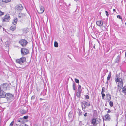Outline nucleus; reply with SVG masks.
Segmentation results:
<instances>
[{
	"mask_svg": "<svg viewBox=\"0 0 126 126\" xmlns=\"http://www.w3.org/2000/svg\"><path fill=\"white\" fill-rule=\"evenodd\" d=\"M115 80L116 82H118V86L119 87L122 86L123 84V83L122 79L119 78L116 75V77L115 78Z\"/></svg>",
	"mask_w": 126,
	"mask_h": 126,
	"instance_id": "nucleus-1",
	"label": "nucleus"
},
{
	"mask_svg": "<svg viewBox=\"0 0 126 126\" xmlns=\"http://www.w3.org/2000/svg\"><path fill=\"white\" fill-rule=\"evenodd\" d=\"M10 19V17L9 14H6L2 18L3 22L8 21Z\"/></svg>",
	"mask_w": 126,
	"mask_h": 126,
	"instance_id": "nucleus-2",
	"label": "nucleus"
},
{
	"mask_svg": "<svg viewBox=\"0 0 126 126\" xmlns=\"http://www.w3.org/2000/svg\"><path fill=\"white\" fill-rule=\"evenodd\" d=\"M23 7L22 5L21 4H19L17 5L15 7V10L17 11H20L23 9Z\"/></svg>",
	"mask_w": 126,
	"mask_h": 126,
	"instance_id": "nucleus-3",
	"label": "nucleus"
},
{
	"mask_svg": "<svg viewBox=\"0 0 126 126\" xmlns=\"http://www.w3.org/2000/svg\"><path fill=\"white\" fill-rule=\"evenodd\" d=\"M19 43L23 46H25L27 43V42L25 39H21L19 41Z\"/></svg>",
	"mask_w": 126,
	"mask_h": 126,
	"instance_id": "nucleus-4",
	"label": "nucleus"
},
{
	"mask_svg": "<svg viewBox=\"0 0 126 126\" xmlns=\"http://www.w3.org/2000/svg\"><path fill=\"white\" fill-rule=\"evenodd\" d=\"M21 52L22 55H24L28 54L29 52V50L25 48L21 49Z\"/></svg>",
	"mask_w": 126,
	"mask_h": 126,
	"instance_id": "nucleus-5",
	"label": "nucleus"
},
{
	"mask_svg": "<svg viewBox=\"0 0 126 126\" xmlns=\"http://www.w3.org/2000/svg\"><path fill=\"white\" fill-rule=\"evenodd\" d=\"M1 89H2L4 90H6L9 88V87L8 84H2L0 87Z\"/></svg>",
	"mask_w": 126,
	"mask_h": 126,
	"instance_id": "nucleus-6",
	"label": "nucleus"
},
{
	"mask_svg": "<svg viewBox=\"0 0 126 126\" xmlns=\"http://www.w3.org/2000/svg\"><path fill=\"white\" fill-rule=\"evenodd\" d=\"M100 122V120L98 118L93 119L92 120V124L94 125L97 124Z\"/></svg>",
	"mask_w": 126,
	"mask_h": 126,
	"instance_id": "nucleus-7",
	"label": "nucleus"
},
{
	"mask_svg": "<svg viewBox=\"0 0 126 126\" xmlns=\"http://www.w3.org/2000/svg\"><path fill=\"white\" fill-rule=\"evenodd\" d=\"M44 9L43 6H40L39 9L37 10L38 12L40 14H42L44 12Z\"/></svg>",
	"mask_w": 126,
	"mask_h": 126,
	"instance_id": "nucleus-8",
	"label": "nucleus"
},
{
	"mask_svg": "<svg viewBox=\"0 0 126 126\" xmlns=\"http://www.w3.org/2000/svg\"><path fill=\"white\" fill-rule=\"evenodd\" d=\"M13 96V95L12 94L8 93L6 94V97L7 99L8 100V99L10 100V99L12 98Z\"/></svg>",
	"mask_w": 126,
	"mask_h": 126,
	"instance_id": "nucleus-9",
	"label": "nucleus"
},
{
	"mask_svg": "<svg viewBox=\"0 0 126 126\" xmlns=\"http://www.w3.org/2000/svg\"><path fill=\"white\" fill-rule=\"evenodd\" d=\"M96 24L97 25L101 27L103 25V22L101 21H98L96 22Z\"/></svg>",
	"mask_w": 126,
	"mask_h": 126,
	"instance_id": "nucleus-10",
	"label": "nucleus"
},
{
	"mask_svg": "<svg viewBox=\"0 0 126 126\" xmlns=\"http://www.w3.org/2000/svg\"><path fill=\"white\" fill-rule=\"evenodd\" d=\"M17 18H14L13 19L12 23L14 25H15L17 23Z\"/></svg>",
	"mask_w": 126,
	"mask_h": 126,
	"instance_id": "nucleus-11",
	"label": "nucleus"
},
{
	"mask_svg": "<svg viewBox=\"0 0 126 126\" xmlns=\"http://www.w3.org/2000/svg\"><path fill=\"white\" fill-rule=\"evenodd\" d=\"M105 117L106 120H109L110 119V116L108 114H107L105 116Z\"/></svg>",
	"mask_w": 126,
	"mask_h": 126,
	"instance_id": "nucleus-12",
	"label": "nucleus"
},
{
	"mask_svg": "<svg viewBox=\"0 0 126 126\" xmlns=\"http://www.w3.org/2000/svg\"><path fill=\"white\" fill-rule=\"evenodd\" d=\"M122 92L125 94H126V86H124L122 88Z\"/></svg>",
	"mask_w": 126,
	"mask_h": 126,
	"instance_id": "nucleus-13",
	"label": "nucleus"
},
{
	"mask_svg": "<svg viewBox=\"0 0 126 126\" xmlns=\"http://www.w3.org/2000/svg\"><path fill=\"white\" fill-rule=\"evenodd\" d=\"M18 16L20 18H22L25 16V14L22 13H19Z\"/></svg>",
	"mask_w": 126,
	"mask_h": 126,
	"instance_id": "nucleus-14",
	"label": "nucleus"
},
{
	"mask_svg": "<svg viewBox=\"0 0 126 126\" xmlns=\"http://www.w3.org/2000/svg\"><path fill=\"white\" fill-rule=\"evenodd\" d=\"M81 105L83 110H85L86 108L85 105L84 104L83 102L81 103Z\"/></svg>",
	"mask_w": 126,
	"mask_h": 126,
	"instance_id": "nucleus-15",
	"label": "nucleus"
},
{
	"mask_svg": "<svg viewBox=\"0 0 126 126\" xmlns=\"http://www.w3.org/2000/svg\"><path fill=\"white\" fill-rule=\"evenodd\" d=\"M78 92H81L82 90L81 89V86L80 85H78Z\"/></svg>",
	"mask_w": 126,
	"mask_h": 126,
	"instance_id": "nucleus-16",
	"label": "nucleus"
},
{
	"mask_svg": "<svg viewBox=\"0 0 126 126\" xmlns=\"http://www.w3.org/2000/svg\"><path fill=\"white\" fill-rule=\"evenodd\" d=\"M120 56L119 55H118L115 60V62L116 63H117L118 62L119 60Z\"/></svg>",
	"mask_w": 126,
	"mask_h": 126,
	"instance_id": "nucleus-17",
	"label": "nucleus"
},
{
	"mask_svg": "<svg viewBox=\"0 0 126 126\" xmlns=\"http://www.w3.org/2000/svg\"><path fill=\"white\" fill-rule=\"evenodd\" d=\"M16 28V26L14 25V26H12L10 28V29L12 31L14 30Z\"/></svg>",
	"mask_w": 126,
	"mask_h": 126,
	"instance_id": "nucleus-18",
	"label": "nucleus"
},
{
	"mask_svg": "<svg viewBox=\"0 0 126 126\" xmlns=\"http://www.w3.org/2000/svg\"><path fill=\"white\" fill-rule=\"evenodd\" d=\"M83 103L86 106H89L90 105V103L89 102L84 101Z\"/></svg>",
	"mask_w": 126,
	"mask_h": 126,
	"instance_id": "nucleus-19",
	"label": "nucleus"
},
{
	"mask_svg": "<svg viewBox=\"0 0 126 126\" xmlns=\"http://www.w3.org/2000/svg\"><path fill=\"white\" fill-rule=\"evenodd\" d=\"M20 59H21V61L22 62V63L24 62L26 60L25 58L24 57H22Z\"/></svg>",
	"mask_w": 126,
	"mask_h": 126,
	"instance_id": "nucleus-20",
	"label": "nucleus"
},
{
	"mask_svg": "<svg viewBox=\"0 0 126 126\" xmlns=\"http://www.w3.org/2000/svg\"><path fill=\"white\" fill-rule=\"evenodd\" d=\"M81 92H78L76 94V95L78 97H79L80 96Z\"/></svg>",
	"mask_w": 126,
	"mask_h": 126,
	"instance_id": "nucleus-21",
	"label": "nucleus"
},
{
	"mask_svg": "<svg viewBox=\"0 0 126 126\" xmlns=\"http://www.w3.org/2000/svg\"><path fill=\"white\" fill-rule=\"evenodd\" d=\"M21 59H17L16 60V62L17 63H22V62L21 61Z\"/></svg>",
	"mask_w": 126,
	"mask_h": 126,
	"instance_id": "nucleus-22",
	"label": "nucleus"
},
{
	"mask_svg": "<svg viewBox=\"0 0 126 126\" xmlns=\"http://www.w3.org/2000/svg\"><path fill=\"white\" fill-rule=\"evenodd\" d=\"M106 96L108 98V99L109 100H110L111 98V95L109 94H106Z\"/></svg>",
	"mask_w": 126,
	"mask_h": 126,
	"instance_id": "nucleus-23",
	"label": "nucleus"
},
{
	"mask_svg": "<svg viewBox=\"0 0 126 126\" xmlns=\"http://www.w3.org/2000/svg\"><path fill=\"white\" fill-rule=\"evenodd\" d=\"M111 74L110 72V73L108 75V76L107 78V80H109V79H110V78L111 77Z\"/></svg>",
	"mask_w": 126,
	"mask_h": 126,
	"instance_id": "nucleus-24",
	"label": "nucleus"
},
{
	"mask_svg": "<svg viewBox=\"0 0 126 126\" xmlns=\"http://www.w3.org/2000/svg\"><path fill=\"white\" fill-rule=\"evenodd\" d=\"M54 46L55 47H58V43L56 42H55L54 43Z\"/></svg>",
	"mask_w": 126,
	"mask_h": 126,
	"instance_id": "nucleus-25",
	"label": "nucleus"
},
{
	"mask_svg": "<svg viewBox=\"0 0 126 126\" xmlns=\"http://www.w3.org/2000/svg\"><path fill=\"white\" fill-rule=\"evenodd\" d=\"M10 1L11 0H2V2L4 4V3H6L8 2H10Z\"/></svg>",
	"mask_w": 126,
	"mask_h": 126,
	"instance_id": "nucleus-26",
	"label": "nucleus"
},
{
	"mask_svg": "<svg viewBox=\"0 0 126 126\" xmlns=\"http://www.w3.org/2000/svg\"><path fill=\"white\" fill-rule=\"evenodd\" d=\"M19 126H28V125H27L26 124L24 123H22Z\"/></svg>",
	"mask_w": 126,
	"mask_h": 126,
	"instance_id": "nucleus-27",
	"label": "nucleus"
},
{
	"mask_svg": "<svg viewBox=\"0 0 126 126\" xmlns=\"http://www.w3.org/2000/svg\"><path fill=\"white\" fill-rule=\"evenodd\" d=\"M73 88L74 90H75V85L74 83H73Z\"/></svg>",
	"mask_w": 126,
	"mask_h": 126,
	"instance_id": "nucleus-28",
	"label": "nucleus"
},
{
	"mask_svg": "<svg viewBox=\"0 0 126 126\" xmlns=\"http://www.w3.org/2000/svg\"><path fill=\"white\" fill-rule=\"evenodd\" d=\"M109 104L110 106L111 107H112L113 105V102L111 101H110L109 102Z\"/></svg>",
	"mask_w": 126,
	"mask_h": 126,
	"instance_id": "nucleus-29",
	"label": "nucleus"
},
{
	"mask_svg": "<svg viewBox=\"0 0 126 126\" xmlns=\"http://www.w3.org/2000/svg\"><path fill=\"white\" fill-rule=\"evenodd\" d=\"M117 17L118 18H119L120 19H121L122 21V19L120 15H117Z\"/></svg>",
	"mask_w": 126,
	"mask_h": 126,
	"instance_id": "nucleus-30",
	"label": "nucleus"
},
{
	"mask_svg": "<svg viewBox=\"0 0 126 126\" xmlns=\"http://www.w3.org/2000/svg\"><path fill=\"white\" fill-rule=\"evenodd\" d=\"M75 80L76 82V83H79V80L77 79H75Z\"/></svg>",
	"mask_w": 126,
	"mask_h": 126,
	"instance_id": "nucleus-31",
	"label": "nucleus"
},
{
	"mask_svg": "<svg viewBox=\"0 0 126 126\" xmlns=\"http://www.w3.org/2000/svg\"><path fill=\"white\" fill-rule=\"evenodd\" d=\"M24 119L23 118H20L18 120V122H22L23 121V120Z\"/></svg>",
	"mask_w": 126,
	"mask_h": 126,
	"instance_id": "nucleus-32",
	"label": "nucleus"
},
{
	"mask_svg": "<svg viewBox=\"0 0 126 126\" xmlns=\"http://www.w3.org/2000/svg\"><path fill=\"white\" fill-rule=\"evenodd\" d=\"M21 112L22 114H25L26 112V111L25 110H22L21 111Z\"/></svg>",
	"mask_w": 126,
	"mask_h": 126,
	"instance_id": "nucleus-33",
	"label": "nucleus"
},
{
	"mask_svg": "<svg viewBox=\"0 0 126 126\" xmlns=\"http://www.w3.org/2000/svg\"><path fill=\"white\" fill-rule=\"evenodd\" d=\"M101 94L102 95V98L103 99H104V97L105 96V94L102 93V92H101Z\"/></svg>",
	"mask_w": 126,
	"mask_h": 126,
	"instance_id": "nucleus-34",
	"label": "nucleus"
},
{
	"mask_svg": "<svg viewBox=\"0 0 126 126\" xmlns=\"http://www.w3.org/2000/svg\"><path fill=\"white\" fill-rule=\"evenodd\" d=\"M14 124V121H12L10 124L9 126H12Z\"/></svg>",
	"mask_w": 126,
	"mask_h": 126,
	"instance_id": "nucleus-35",
	"label": "nucleus"
},
{
	"mask_svg": "<svg viewBox=\"0 0 126 126\" xmlns=\"http://www.w3.org/2000/svg\"><path fill=\"white\" fill-rule=\"evenodd\" d=\"M4 12H2L1 11H0V16L4 15Z\"/></svg>",
	"mask_w": 126,
	"mask_h": 126,
	"instance_id": "nucleus-36",
	"label": "nucleus"
},
{
	"mask_svg": "<svg viewBox=\"0 0 126 126\" xmlns=\"http://www.w3.org/2000/svg\"><path fill=\"white\" fill-rule=\"evenodd\" d=\"M85 97L87 99H89V96L87 95H86L85 96Z\"/></svg>",
	"mask_w": 126,
	"mask_h": 126,
	"instance_id": "nucleus-37",
	"label": "nucleus"
},
{
	"mask_svg": "<svg viewBox=\"0 0 126 126\" xmlns=\"http://www.w3.org/2000/svg\"><path fill=\"white\" fill-rule=\"evenodd\" d=\"M105 13H106V15L107 16H108V15H109V14L108 13V12L106 11H105Z\"/></svg>",
	"mask_w": 126,
	"mask_h": 126,
	"instance_id": "nucleus-38",
	"label": "nucleus"
},
{
	"mask_svg": "<svg viewBox=\"0 0 126 126\" xmlns=\"http://www.w3.org/2000/svg\"><path fill=\"white\" fill-rule=\"evenodd\" d=\"M28 116H24L23 117V118H24L25 119H26L28 118Z\"/></svg>",
	"mask_w": 126,
	"mask_h": 126,
	"instance_id": "nucleus-39",
	"label": "nucleus"
},
{
	"mask_svg": "<svg viewBox=\"0 0 126 126\" xmlns=\"http://www.w3.org/2000/svg\"><path fill=\"white\" fill-rule=\"evenodd\" d=\"M8 42H6L5 43V44L7 45V47H8L9 46V45H8Z\"/></svg>",
	"mask_w": 126,
	"mask_h": 126,
	"instance_id": "nucleus-40",
	"label": "nucleus"
},
{
	"mask_svg": "<svg viewBox=\"0 0 126 126\" xmlns=\"http://www.w3.org/2000/svg\"><path fill=\"white\" fill-rule=\"evenodd\" d=\"M35 97L34 96H32L31 98V99H33Z\"/></svg>",
	"mask_w": 126,
	"mask_h": 126,
	"instance_id": "nucleus-41",
	"label": "nucleus"
},
{
	"mask_svg": "<svg viewBox=\"0 0 126 126\" xmlns=\"http://www.w3.org/2000/svg\"><path fill=\"white\" fill-rule=\"evenodd\" d=\"M87 116V114L86 113H85L84 114V116Z\"/></svg>",
	"mask_w": 126,
	"mask_h": 126,
	"instance_id": "nucleus-42",
	"label": "nucleus"
},
{
	"mask_svg": "<svg viewBox=\"0 0 126 126\" xmlns=\"http://www.w3.org/2000/svg\"><path fill=\"white\" fill-rule=\"evenodd\" d=\"M103 87L102 88V93H103V92H104V91L103 90Z\"/></svg>",
	"mask_w": 126,
	"mask_h": 126,
	"instance_id": "nucleus-43",
	"label": "nucleus"
},
{
	"mask_svg": "<svg viewBox=\"0 0 126 126\" xmlns=\"http://www.w3.org/2000/svg\"><path fill=\"white\" fill-rule=\"evenodd\" d=\"M110 112H111V111H110V110H108V111L107 112L108 113H110Z\"/></svg>",
	"mask_w": 126,
	"mask_h": 126,
	"instance_id": "nucleus-44",
	"label": "nucleus"
},
{
	"mask_svg": "<svg viewBox=\"0 0 126 126\" xmlns=\"http://www.w3.org/2000/svg\"><path fill=\"white\" fill-rule=\"evenodd\" d=\"M43 100V99H42V98H40V100L41 101L42 100Z\"/></svg>",
	"mask_w": 126,
	"mask_h": 126,
	"instance_id": "nucleus-45",
	"label": "nucleus"
},
{
	"mask_svg": "<svg viewBox=\"0 0 126 126\" xmlns=\"http://www.w3.org/2000/svg\"><path fill=\"white\" fill-rule=\"evenodd\" d=\"M2 28V26L0 25V29Z\"/></svg>",
	"mask_w": 126,
	"mask_h": 126,
	"instance_id": "nucleus-46",
	"label": "nucleus"
},
{
	"mask_svg": "<svg viewBox=\"0 0 126 126\" xmlns=\"http://www.w3.org/2000/svg\"><path fill=\"white\" fill-rule=\"evenodd\" d=\"M125 56L126 57V51L125 52Z\"/></svg>",
	"mask_w": 126,
	"mask_h": 126,
	"instance_id": "nucleus-47",
	"label": "nucleus"
},
{
	"mask_svg": "<svg viewBox=\"0 0 126 126\" xmlns=\"http://www.w3.org/2000/svg\"><path fill=\"white\" fill-rule=\"evenodd\" d=\"M46 18H47V21L48 20V18L47 17V16H46Z\"/></svg>",
	"mask_w": 126,
	"mask_h": 126,
	"instance_id": "nucleus-48",
	"label": "nucleus"
},
{
	"mask_svg": "<svg viewBox=\"0 0 126 126\" xmlns=\"http://www.w3.org/2000/svg\"><path fill=\"white\" fill-rule=\"evenodd\" d=\"M115 9H113V11H115Z\"/></svg>",
	"mask_w": 126,
	"mask_h": 126,
	"instance_id": "nucleus-49",
	"label": "nucleus"
},
{
	"mask_svg": "<svg viewBox=\"0 0 126 126\" xmlns=\"http://www.w3.org/2000/svg\"><path fill=\"white\" fill-rule=\"evenodd\" d=\"M70 113L69 112V116H70Z\"/></svg>",
	"mask_w": 126,
	"mask_h": 126,
	"instance_id": "nucleus-50",
	"label": "nucleus"
},
{
	"mask_svg": "<svg viewBox=\"0 0 126 126\" xmlns=\"http://www.w3.org/2000/svg\"><path fill=\"white\" fill-rule=\"evenodd\" d=\"M93 48H95V47L94 46H93Z\"/></svg>",
	"mask_w": 126,
	"mask_h": 126,
	"instance_id": "nucleus-51",
	"label": "nucleus"
},
{
	"mask_svg": "<svg viewBox=\"0 0 126 126\" xmlns=\"http://www.w3.org/2000/svg\"><path fill=\"white\" fill-rule=\"evenodd\" d=\"M16 126H18L17 125V124H16Z\"/></svg>",
	"mask_w": 126,
	"mask_h": 126,
	"instance_id": "nucleus-52",
	"label": "nucleus"
}]
</instances>
